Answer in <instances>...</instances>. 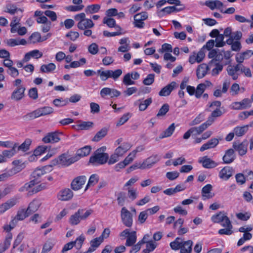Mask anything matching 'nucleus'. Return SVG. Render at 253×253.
Segmentation results:
<instances>
[{
  "label": "nucleus",
  "mask_w": 253,
  "mask_h": 253,
  "mask_svg": "<svg viewBox=\"0 0 253 253\" xmlns=\"http://www.w3.org/2000/svg\"><path fill=\"white\" fill-rule=\"evenodd\" d=\"M52 170V165H47L41 168H37L32 173L33 179L21 187L19 191L21 192L27 191V195L30 196L46 189L47 187L46 183L40 184L41 178L42 175L50 172Z\"/></svg>",
  "instance_id": "obj_1"
},
{
  "label": "nucleus",
  "mask_w": 253,
  "mask_h": 253,
  "mask_svg": "<svg viewBox=\"0 0 253 253\" xmlns=\"http://www.w3.org/2000/svg\"><path fill=\"white\" fill-rule=\"evenodd\" d=\"M106 150L105 146L97 149L89 159V162L93 165H103L106 163L109 158L107 153H105Z\"/></svg>",
  "instance_id": "obj_2"
},
{
  "label": "nucleus",
  "mask_w": 253,
  "mask_h": 253,
  "mask_svg": "<svg viewBox=\"0 0 253 253\" xmlns=\"http://www.w3.org/2000/svg\"><path fill=\"white\" fill-rule=\"evenodd\" d=\"M77 161L78 159L77 157H71L68 154L64 153L53 160L51 164L53 166H68Z\"/></svg>",
  "instance_id": "obj_3"
},
{
  "label": "nucleus",
  "mask_w": 253,
  "mask_h": 253,
  "mask_svg": "<svg viewBox=\"0 0 253 253\" xmlns=\"http://www.w3.org/2000/svg\"><path fill=\"white\" fill-rule=\"evenodd\" d=\"M74 18L76 21H78L77 27L80 30L90 29L94 26L92 20L86 18L85 14L83 12L76 15Z\"/></svg>",
  "instance_id": "obj_4"
},
{
  "label": "nucleus",
  "mask_w": 253,
  "mask_h": 253,
  "mask_svg": "<svg viewBox=\"0 0 253 253\" xmlns=\"http://www.w3.org/2000/svg\"><path fill=\"white\" fill-rule=\"evenodd\" d=\"M121 217L123 223L126 227H131L133 223L132 215L126 207H123L121 209Z\"/></svg>",
  "instance_id": "obj_5"
},
{
  "label": "nucleus",
  "mask_w": 253,
  "mask_h": 253,
  "mask_svg": "<svg viewBox=\"0 0 253 253\" xmlns=\"http://www.w3.org/2000/svg\"><path fill=\"white\" fill-rule=\"evenodd\" d=\"M148 18V13L146 11L136 14L133 16L134 22L133 23L134 26L138 28H142L144 26V21Z\"/></svg>",
  "instance_id": "obj_6"
},
{
  "label": "nucleus",
  "mask_w": 253,
  "mask_h": 253,
  "mask_svg": "<svg viewBox=\"0 0 253 253\" xmlns=\"http://www.w3.org/2000/svg\"><path fill=\"white\" fill-rule=\"evenodd\" d=\"M62 134V132L59 131L49 132L42 138V141L44 143H57L60 140V135Z\"/></svg>",
  "instance_id": "obj_7"
},
{
  "label": "nucleus",
  "mask_w": 253,
  "mask_h": 253,
  "mask_svg": "<svg viewBox=\"0 0 253 253\" xmlns=\"http://www.w3.org/2000/svg\"><path fill=\"white\" fill-rule=\"evenodd\" d=\"M198 163L201 164L203 167L208 169L215 168L218 165L217 162L211 160L207 156L200 157L198 159Z\"/></svg>",
  "instance_id": "obj_8"
},
{
  "label": "nucleus",
  "mask_w": 253,
  "mask_h": 253,
  "mask_svg": "<svg viewBox=\"0 0 253 253\" xmlns=\"http://www.w3.org/2000/svg\"><path fill=\"white\" fill-rule=\"evenodd\" d=\"M19 198L13 197L0 205V215L12 208L18 202Z\"/></svg>",
  "instance_id": "obj_9"
},
{
  "label": "nucleus",
  "mask_w": 253,
  "mask_h": 253,
  "mask_svg": "<svg viewBox=\"0 0 253 253\" xmlns=\"http://www.w3.org/2000/svg\"><path fill=\"white\" fill-rule=\"evenodd\" d=\"M252 106V101L249 98H244L241 101L233 102L231 108L234 110H243L250 108Z\"/></svg>",
  "instance_id": "obj_10"
},
{
  "label": "nucleus",
  "mask_w": 253,
  "mask_h": 253,
  "mask_svg": "<svg viewBox=\"0 0 253 253\" xmlns=\"http://www.w3.org/2000/svg\"><path fill=\"white\" fill-rule=\"evenodd\" d=\"M205 5L211 10L218 9L223 12L224 4L219 0H207L205 1Z\"/></svg>",
  "instance_id": "obj_11"
},
{
  "label": "nucleus",
  "mask_w": 253,
  "mask_h": 253,
  "mask_svg": "<svg viewBox=\"0 0 253 253\" xmlns=\"http://www.w3.org/2000/svg\"><path fill=\"white\" fill-rule=\"evenodd\" d=\"M100 94L102 98H105L106 96H109L111 98H113L119 96L121 93L115 88L104 87L100 90Z\"/></svg>",
  "instance_id": "obj_12"
},
{
  "label": "nucleus",
  "mask_w": 253,
  "mask_h": 253,
  "mask_svg": "<svg viewBox=\"0 0 253 253\" xmlns=\"http://www.w3.org/2000/svg\"><path fill=\"white\" fill-rule=\"evenodd\" d=\"M86 180V178L84 175L78 176L72 181L71 183L72 188L75 191L81 189Z\"/></svg>",
  "instance_id": "obj_13"
},
{
  "label": "nucleus",
  "mask_w": 253,
  "mask_h": 253,
  "mask_svg": "<svg viewBox=\"0 0 253 253\" xmlns=\"http://www.w3.org/2000/svg\"><path fill=\"white\" fill-rule=\"evenodd\" d=\"M212 120L210 119L206 122L203 123L197 127H192L190 128L192 131L193 134L197 135L201 134L205 130H206L209 126L212 124Z\"/></svg>",
  "instance_id": "obj_14"
},
{
  "label": "nucleus",
  "mask_w": 253,
  "mask_h": 253,
  "mask_svg": "<svg viewBox=\"0 0 253 253\" xmlns=\"http://www.w3.org/2000/svg\"><path fill=\"white\" fill-rule=\"evenodd\" d=\"M160 159V157L158 155H152L145 159L142 162L144 169H146L151 168L155 164L159 161Z\"/></svg>",
  "instance_id": "obj_15"
},
{
  "label": "nucleus",
  "mask_w": 253,
  "mask_h": 253,
  "mask_svg": "<svg viewBox=\"0 0 253 253\" xmlns=\"http://www.w3.org/2000/svg\"><path fill=\"white\" fill-rule=\"evenodd\" d=\"M233 169L229 166L224 167L219 172V177L220 179L224 180H228L233 173Z\"/></svg>",
  "instance_id": "obj_16"
},
{
  "label": "nucleus",
  "mask_w": 253,
  "mask_h": 253,
  "mask_svg": "<svg viewBox=\"0 0 253 253\" xmlns=\"http://www.w3.org/2000/svg\"><path fill=\"white\" fill-rule=\"evenodd\" d=\"M248 143L247 140H244L240 143H234L233 144L234 149L238 152L241 156L245 155L247 152Z\"/></svg>",
  "instance_id": "obj_17"
},
{
  "label": "nucleus",
  "mask_w": 253,
  "mask_h": 253,
  "mask_svg": "<svg viewBox=\"0 0 253 253\" xmlns=\"http://www.w3.org/2000/svg\"><path fill=\"white\" fill-rule=\"evenodd\" d=\"M73 196V192L70 189H64L59 191L57 198L60 201H68Z\"/></svg>",
  "instance_id": "obj_18"
},
{
  "label": "nucleus",
  "mask_w": 253,
  "mask_h": 253,
  "mask_svg": "<svg viewBox=\"0 0 253 253\" xmlns=\"http://www.w3.org/2000/svg\"><path fill=\"white\" fill-rule=\"evenodd\" d=\"M236 155L233 149H229L225 152L224 155L222 157L223 163L229 164L232 163L235 159Z\"/></svg>",
  "instance_id": "obj_19"
},
{
  "label": "nucleus",
  "mask_w": 253,
  "mask_h": 253,
  "mask_svg": "<svg viewBox=\"0 0 253 253\" xmlns=\"http://www.w3.org/2000/svg\"><path fill=\"white\" fill-rule=\"evenodd\" d=\"M131 145L129 142H124L121 145L119 146L115 150L114 152L120 157H122L131 148Z\"/></svg>",
  "instance_id": "obj_20"
},
{
  "label": "nucleus",
  "mask_w": 253,
  "mask_h": 253,
  "mask_svg": "<svg viewBox=\"0 0 253 253\" xmlns=\"http://www.w3.org/2000/svg\"><path fill=\"white\" fill-rule=\"evenodd\" d=\"M25 89V87H18V88H16L11 94V99L15 101L22 99L24 96Z\"/></svg>",
  "instance_id": "obj_21"
},
{
  "label": "nucleus",
  "mask_w": 253,
  "mask_h": 253,
  "mask_svg": "<svg viewBox=\"0 0 253 253\" xmlns=\"http://www.w3.org/2000/svg\"><path fill=\"white\" fill-rule=\"evenodd\" d=\"M176 87V83L175 82H172L169 84L164 87L159 92V95L161 96H168Z\"/></svg>",
  "instance_id": "obj_22"
},
{
  "label": "nucleus",
  "mask_w": 253,
  "mask_h": 253,
  "mask_svg": "<svg viewBox=\"0 0 253 253\" xmlns=\"http://www.w3.org/2000/svg\"><path fill=\"white\" fill-rule=\"evenodd\" d=\"M38 23L41 24V28L43 33L48 32L51 28V23L47 18H44L42 17L39 19V20H38Z\"/></svg>",
  "instance_id": "obj_23"
},
{
  "label": "nucleus",
  "mask_w": 253,
  "mask_h": 253,
  "mask_svg": "<svg viewBox=\"0 0 253 253\" xmlns=\"http://www.w3.org/2000/svg\"><path fill=\"white\" fill-rule=\"evenodd\" d=\"M212 186L210 184H208L203 187L202 189V196L203 200H206L212 198L213 194L211 193Z\"/></svg>",
  "instance_id": "obj_24"
},
{
  "label": "nucleus",
  "mask_w": 253,
  "mask_h": 253,
  "mask_svg": "<svg viewBox=\"0 0 253 253\" xmlns=\"http://www.w3.org/2000/svg\"><path fill=\"white\" fill-rule=\"evenodd\" d=\"M83 210L79 209L74 214L72 215L69 219L70 224L72 225H78L82 220L81 214L83 213Z\"/></svg>",
  "instance_id": "obj_25"
},
{
  "label": "nucleus",
  "mask_w": 253,
  "mask_h": 253,
  "mask_svg": "<svg viewBox=\"0 0 253 253\" xmlns=\"http://www.w3.org/2000/svg\"><path fill=\"white\" fill-rule=\"evenodd\" d=\"M209 70V66L205 63L199 65L197 69V76L198 79L204 78Z\"/></svg>",
  "instance_id": "obj_26"
},
{
  "label": "nucleus",
  "mask_w": 253,
  "mask_h": 253,
  "mask_svg": "<svg viewBox=\"0 0 253 253\" xmlns=\"http://www.w3.org/2000/svg\"><path fill=\"white\" fill-rule=\"evenodd\" d=\"M91 150V148L90 146H85L78 150L75 157H77L79 160L81 158L88 155L90 153Z\"/></svg>",
  "instance_id": "obj_27"
},
{
  "label": "nucleus",
  "mask_w": 253,
  "mask_h": 253,
  "mask_svg": "<svg viewBox=\"0 0 253 253\" xmlns=\"http://www.w3.org/2000/svg\"><path fill=\"white\" fill-rule=\"evenodd\" d=\"M178 11H179V10H178L174 6H168L158 11L157 15L159 17H162L167 14Z\"/></svg>",
  "instance_id": "obj_28"
},
{
  "label": "nucleus",
  "mask_w": 253,
  "mask_h": 253,
  "mask_svg": "<svg viewBox=\"0 0 253 253\" xmlns=\"http://www.w3.org/2000/svg\"><path fill=\"white\" fill-rule=\"evenodd\" d=\"M125 189L127 191L126 195L127 198L131 201H133L137 198L138 196V191L137 188L128 187V188H126Z\"/></svg>",
  "instance_id": "obj_29"
},
{
  "label": "nucleus",
  "mask_w": 253,
  "mask_h": 253,
  "mask_svg": "<svg viewBox=\"0 0 253 253\" xmlns=\"http://www.w3.org/2000/svg\"><path fill=\"white\" fill-rule=\"evenodd\" d=\"M192 245L193 242L191 240L182 242L180 247V253H191Z\"/></svg>",
  "instance_id": "obj_30"
},
{
  "label": "nucleus",
  "mask_w": 253,
  "mask_h": 253,
  "mask_svg": "<svg viewBox=\"0 0 253 253\" xmlns=\"http://www.w3.org/2000/svg\"><path fill=\"white\" fill-rule=\"evenodd\" d=\"M17 147V144L15 143L13 146L11 147L10 150H5L2 152V154L5 158V160L10 159L16 154V149Z\"/></svg>",
  "instance_id": "obj_31"
},
{
  "label": "nucleus",
  "mask_w": 253,
  "mask_h": 253,
  "mask_svg": "<svg viewBox=\"0 0 253 253\" xmlns=\"http://www.w3.org/2000/svg\"><path fill=\"white\" fill-rule=\"evenodd\" d=\"M18 169L16 167H14L11 169L10 170L0 174V182L6 180L8 177L16 174L20 170V169Z\"/></svg>",
  "instance_id": "obj_32"
},
{
  "label": "nucleus",
  "mask_w": 253,
  "mask_h": 253,
  "mask_svg": "<svg viewBox=\"0 0 253 253\" xmlns=\"http://www.w3.org/2000/svg\"><path fill=\"white\" fill-rule=\"evenodd\" d=\"M175 126L174 124H171L168 128H167L165 131H164L162 133H161L159 136V138L160 139H163L164 138L168 137L170 136L172 133H173L175 130Z\"/></svg>",
  "instance_id": "obj_33"
},
{
  "label": "nucleus",
  "mask_w": 253,
  "mask_h": 253,
  "mask_svg": "<svg viewBox=\"0 0 253 253\" xmlns=\"http://www.w3.org/2000/svg\"><path fill=\"white\" fill-rule=\"evenodd\" d=\"M137 235L136 231H132L130 234L127 236L126 242V246L130 247L133 246L136 242Z\"/></svg>",
  "instance_id": "obj_34"
},
{
  "label": "nucleus",
  "mask_w": 253,
  "mask_h": 253,
  "mask_svg": "<svg viewBox=\"0 0 253 253\" xmlns=\"http://www.w3.org/2000/svg\"><path fill=\"white\" fill-rule=\"evenodd\" d=\"M40 205L41 204L39 200H34L29 204V206L27 209V212H28L30 214L33 212H35L38 210L40 207Z\"/></svg>",
  "instance_id": "obj_35"
},
{
  "label": "nucleus",
  "mask_w": 253,
  "mask_h": 253,
  "mask_svg": "<svg viewBox=\"0 0 253 253\" xmlns=\"http://www.w3.org/2000/svg\"><path fill=\"white\" fill-rule=\"evenodd\" d=\"M39 117L49 115L53 112V109L49 106H44L37 109Z\"/></svg>",
  "instance_id": "obj_36"
},
{
  "label": "nucleus",
  "mask_w": 253,
  "mask_h": 253,
  "mask_svg": "<svg viewBox=\"0 0 253 253\" xmlns=\"http://www.w3.org/2000/svg\"><path fill=\"white\" fill-rule=\"evenodd\" d=\"M56 69V65L53 63L47 64H43L41 66L40 71L42 73H50L54 71Z\"/></svg>",
  "instance_id": "obj_37"
},
{
  "label": "nucleus",
  "mask_w": 253,
  "mask_h": 253,
  "mask_svg": "<svg viewBox=\"0 0 253 253\" xmlns=\"http://www.w3.org/2000/svg\"><path fill=\"white\" fill-rule=\"evenodd\" d=\"M226 216L224 211H220L219 213L213 215L211 219L214 223H221Z\"/></svg>",
  "instance_id": "obj_38"
},
{
  "label": "nucleus",
  "mask_w": 253,
  "mask_h": 253,
  "mask_svg": "<svg viewBox=\"0 0 253 253\" xmlns=\"http://www.w3.org/2000/svg\"><path fill=\"white\" fill-rule=\"evenodd\" d=\"M107 129L106 128H103L98 131L92 138V140L94 142H98L104 138L107 134Z\"/></svg>",
  "instance_id": "obj_39"
},
{
  "label": "nucleus",
  "mask_w": 253,
  "mask_h": 253,
  "mask_svg": "<svg viewBox=\"0 0 253 253\" xmlns=\"http://www.w3.org/2000/svg\"><path fill=\"white\" fill-rule=\"evenodd\" d=\"M103 23L106 24L110 28L115 27L120 30V31L122 30V28L119 26L116 25L115 19L112 18H104Z\"/></svg>",
  "instance_id": "obj_40"
},
{
  "label": "nucleus",
  "mask_w": 253,
  "mask_h": 253,
  "mask_svg": "<svg viewBox=\"0 0 253 253\" xmlns=\"http://www.w3.org/2000/svg\"><path fill=\"white\" fill-rule=\"evenodd\" d=\"M249 126L246 125L242 126H237L234 128V131L237 136L244 135L248 131Z\"/></svg>",
  "instance_id": "obj_41"
},
{
  "label": "nucleus",
  "mask_w": 253,
  "mask_h": 253,
  "mask_svg": "<svg viewBox=\"0 0 253 253\" xmlns=\"http://www.w3.org/2000/svg\"><path fill=\"white\" fill-rule=\"evenodd\" d=\"M145 244H146V249L143 250V253H150L153 252L157 246V244L152 240L149 241Z\"/></svg>",
  "instance_id": "obj_42"
},
{
  "label": "nucleus",
  "mask_w": 253,
  "mask_h": 253,
  "mask_svg": "<svg viewBox=\"0 0 253 253\" xmlns=\"http://www.w3.org/2000/svg\"><path fill=\"white\" fill-rule=\"evenodd\" d=\"M31 144V140L30 139H27L20 145L17 144V149L18 151H21L23 152H26L29 150L30 146Z\"/></svg>",
  "instance_id": "obj_43"
},
{
  "label": "nucleus",
  "mask_w": 253,
  "mask_h": 253,
  "mask_svg": "<svg viewBox=\"0 0 253 253\" xmlns=\"http://www.w3.org/2000/svg\"><path fill=\"white\" fill-rule=\"evenodd\" d=\"M138 101H140L139 109L140 111H142L145 110L148 106L151 104L152 100L151 98H149L143 101L139 100Z\"/></svg>",
  "instance_id": "obj_44"
},
{
  "label": "nucleus",
  "mask_w": 253,
  "mask_h": 253,
  "mask_svg": "<svg viewBox=\"0 0 253 253\" xmlns=\"http://www.w3.org/2000/svg\"><path fill=\"white\" fill-rule=\"evenodd\" d=\"M100 8V5L98 4L88 5L85 8L86 13L92 14L97 12Z\"/></svg>",
  "instance_id": "obj_45"
},
{
  "label": "nucleus",
  "mask_w": 253,
  "mask_h": 253,
  "mask_svg": "<svg viewBox=\"0 0 253 253\" xmlns=\"http://www.w3.org/2000/svg\"><path fill=\"white\" fill-rule=\"evenodd\" d=\"M93 123L92 122H81L78 125L77 127L78 129L81 130H87L90 128L92 127Z\"/></svg>",
  "instance_id": "obj_46"
},
{
  "label": "nucleus",
  "mask_w": 253,
  "mask_h": 253,
  "mask_svg": "<svg viewBox=\"0 0 253 253\" xmlns=\"http://www.w3.org/2000/svg\"><path fill=\"white\" fill-rule=\"evenodd\" d=\"M127 199L126 194L124 192H120L117 196V202L119 206H123Z\"/></svg>",
  "instance_id": "obj_47"
},
{
  "label": "nucleus",
  "mask_w": 253,
  "mask_h": 253,
  "mask_svg": "<svg viewBox=\"0 0 253 253\" xmlns=\"http://www.w3.org/2000/svg\"><path fill=\"white\" fill-rule=\"evenodd\" d=\"M98 180L99 176L97 174H92L89 177L85 190H86L87 188H88V187L94 185L96 183H97Z\"/></svg>",
  "instance_id": "obj_48"
},
{
  "label": "nucleus",
  "mask_w": 253,
  "mask_h": 253,
  "mask_svg": "<svg viewBox=\"0 0 253 253\" xmlns=\"http://www.w3.org/2000/svg\"><path fill=\"white\" fill-rule=\"evenodd\" d=\"M39 117V116L37 109L26 114L23 117L24 120L26 121L32 120Z\"/></svg>",
  "instance_id": "obj_49"
},
{
  "label": "nucleus",
  "mask_w": 253,
  "mask_h": 253,
  "mask_svg": "<svg viewBox=\"0 0 253 253\" xmlns=\"http://www.w3.org/2000/svg\"><path fill=\"white\" fill-rule=\"evenodd\" d=\"M20 20V18L17 16H14L13 17L12 20L10 24V26L11 27L10 31L12 33H16L15 28L19 25Z\"/></svg>",
  "instance_id": "obj_50"
},
{
  "label": "nucleus",
  "mask_w": 253,
  "mask_h": 253,
  "mask_svg": "<svg viewBox=\"0 0 253 253\" xmlns=\"http://www.w3.org/2000/svg\"><path fill=\"white\" fill-rule=\"evenodd\" d=\"M84 240V236L82 234L75 241H73L75 244V246L78 250H80L82 248Z\"/></svg>",
  "instance_id": "obj_51"
},
{
  "label": "nucleus",
  "mask_w": 253,
  "mask_h": 253,
  "mask_svg": "<svg viewBox=\"0 0 253 253\" xmlns=\"http://www.w3.org/2000/svg\"><path fill=\"white\" fill-rule=\"evenodd\" d=\"M123 83L126 86L133 85L135 84V82L132 80L129 74L128 73L126 74L123 79Z\"/></svg>",
  "instance_id": "obj_52"
},
{
  "label": "nucleus",
  "mask_w": 253,
  "mask_h": 253,
  "mask_svg": "<svg viewBox=\"0 0 253 253\" xmlns=\"http://www.w3.org/2000/svg\"><path fill=\"white\" fill-rule=\"evenodd\" d=\"M205 119V115L201 113L199 114L193 121L189 124V126H193L200 124Z\"/></svg>",
  "instance_id": "obj_53"
},
{
  "label": "nucleus",
  "mask_w": 253,
  "mask_h": 253,
  "mask_svg": "<svg viewBox=\"0 0 253 253\" xmlns=\"http://www.w3.org/2000/svg\"><path fill=\"white\" fill-rule=\"evenodd\" d=\"M110 78L114 80H117L122 74L123 71L121 69H117L115 71L109 70Z\"/></svg>",
  "instance_id": "obj_54"
},
{
  "label": "nucleus",
  "mask_w": 253,
  "mask_h": 253,
  "mask_svg": "<svg viewBox=\"0 0 253 253\" xmlns=\"http://www.w3.org/2000/svg\"><path fill=\"white\" fill-rule=\"evenodd\" d=\"M18 10L19 9L15 5L8 4L6 5L5 10L4 11L11 15H13L15 14Z\"/></svg>",
  "instance_id": "obj_55"
},
{
  "label": "nucleus",
  "mask_w": 253,
  "mask_h": 253,
  "mask_svg": "<svg viewBox=\"0 0 253 253\" xmlns=\"http://www.w3.org/2000/svg\"><path fill=\"white\" fill-rule=\"evenodd\" d=\"M6 72L8 75L13 78H16L19 75V72L18 69L13 66L7 69Z\"/></svg>",
  "instance_id": "obj_56"
},
{
  "label": "nucleus",
  "mask_w": 253,
  "mask_h": 253,
  "mask_svg": "<svg viewBox=\"0 0 253 253\" xmlns=\"http://www.w3.org/2000/svg\"><path fill=\"white\" fill-rule=\"evenodd\" d=\"M181 239L176 238L175 240L170 243V246L172 250H177L180 249L182 242H180Z\"/></svg>",
  "instance_id": "obj_57"
},
{
  "label": "nucleus",
  "mask_w": 253,
  "mask_h": 253,
  "mask_svg": "<svg viewBox=\"0 0 253 253\" xmlns=\"http://www.w3.org/2000/svg\"><path fill=\"white\" fill-rule=\"evenodd\" d=\"M224 39V35L220 34L215 39V46L217 47H223L225 45V42L223 41Z\"/></svg>",
  "instance_id": "obj_58"
},
{
  "label": "nucleus",
  "mask_w": 253,
  "mask_h": 253,
  "mask_svg": "<svg viewBox=\"0 0 253 253\" xmlns=\"http://www.w3.org/2000/svg\"><path fill=\"white\" fill-rule=\"evenodd\" d=\"M154 81L155 75L153 74H150L144 79L143 81V84L146 85H150L154 82Z\"/></svg>",
  "instance_id": "obj_59"
},
{
  "label": "nucleus",
  "mask_w": 253,
  "mask_h": 253,
  "mask_svg": "<svg viewBox=\"0 0 253 253\" xmlns=\"http://www.w3.org/2000/svg\"><path fill=\"white\" fill-rule=\"evenodd\" d=\"M41 36L39 33L35 32L33 33L29 38L31 43H35L41 41Z\"/></svg>",
  "instance_id": "obj_60"
},
{
  "label": "nucleus",
  "mask_w": 253,
  "mask_h": 253,
  "mask_svg": "<svg viewBox=\"0 0 253 253\" xmlns=\"http://www.w3.org/2000/svg\"><path fill=\"white\" fill-rule=\"evenodd\" d=\"M169 110V105L168 104H164L160 109L157 116L158 117L164 116Z\"/></svg>",
  "instance_id": "obj_61"
},
{
  "label": "nucleus",
  "mask_w": 253,
  "mask_h": 253,
  "mask_svg": "<svg viewBox=\"0 0 253 253\" xmlns=\"http://www.w3.org/2000/svg\"><path fill=\"white\" fill-rule=\"evenodd\" d=\"M29 214V213L27 212V210L25 211L24 210H23L21 211H19L15 217L18 220V221L22 220L26 217L28 216Z\"/></svg>",
  "instance_id": "obj_62"
},
{
  "label": "nucleus",
  "mask_w": 253,
  "mask_h": 253,
  "mask_svg": "<svg viewBox=\"0 0 253 253\" xmlns=\"http://www.w3.org/2000/svg\"><path fill=\"white\" fill-rule=\"evenodd\" d=\"M28 95L33 100H36L38 98V91L36 87H32L28 91Z\"/></svg>",
  "instance_id": "obj_63"
},
{
  "label": "nucleus",
  "mask_w": 253,
  "mask_h": 253,
  "mask_svg": "<svg viewBox=\"0 0 253 253\" xmlns=\"http://www.w3.org/2000/svg\"><path fill=\"white\" fill-rule=\"evenodd\" d=\"M205 86L201 84H199L196 89L195 97L199 98L205 90Z\"/></svg>",
  "instance_id": "obj_64"
}]
</instances>
